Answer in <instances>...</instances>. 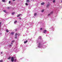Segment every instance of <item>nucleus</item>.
<instances>
[{
  "instance_id": "f257e3e1",
  "label": "nucleus",
  "mask_w": 62,
  "mask_h": 62,
  "mask_svg": "<svg viewBox=\"0 0 62 62\" xmlns=\"http://www.w3.org/2000/svg\"><path fill=\"white\" fill-rule=\"evenodd\" d=\"M11 61L12 62H13L14 61V59L13 57H12L11 58Z\"/></svg>"
},
{
  "instance_id": "f03ea898",
  "label": "nucleus",
  "mask_w": 62,
  "mask_h": 62,
  "mask_svg": "<svg viewBox=\"0 0 62 62\" xmlns=\"http://www.w3.org/2000/svg\"><path fill=\"white\" fill-rule=\"evenodd\" d=\"M47 31V30H44V33H46V32Z\"/></svg>"
},
{
  "instance_id": "7ed1b4c3",
  "label": "nucleus",
  "mask_w": 62,
  "mask_h": 62,
  "mask_svg": "<svg viewBox=\"0 0 62 62\" xmlns=\"http://www.w3.org/2000/svg\"><path fill=\"white\" fill-rule=\"evenodd\" d=\"M21 15H22V14H18V15L17 16V17H18L19 16H21Z\"/></svg>"
},
{
  "instance_id": "20e7f679",
  "label": "nucleus",
  "mask_w": 62,
  "mask_h": 62,
  "mask_svg": "<svg viewBox=\"0 0 62 62\" xmlns=\"http://www.w3.org/2000/svg\"><path fill=\"white\" fill-rule=\"evenodd\" d=\"M14 34V33L13 32H12L10 34H11V35H13Z\"/></svg>"
},
{
  "instance_id": "39448f33",
  "label": "nucleus",
  "mask_w": 62,
  "mask_h": 62,
  "mask_svg": "<svg viewBox=\"0 0 62 62\" xmlns=\"http://www.w3.org/2000/svg\"><path fill=\"white\" fill-rule=\"evenodd\" d=\"M28 41L27 40H26V41H24V43H26V42H27Z\"/></svg>"
},
{
  "instance_id": "423d86ee",
  "label": "nucleus",
  "mask_w": 62,
  "mask_h": 62,
  "mask_svg": "<svg viewBox=\"0 0 62 62\" xmlns=\"http://www.w3.org/2000/svg\"><path fill=\"white\" fill-rule=\"evenodd\" d=\"M44 2H42L41 3V5H44Z\"/></svg>"
},
{
  "instance_id": "0eeeda50",
  "label": "nucleus",
  "mask_w": 62,
  "mask_h": 62,
  "mask_svg": "<svg viewBox=\"0 0 62 62\" xmlns=\"http://www.w3.org/2000/svg\"><path fill=\"white\" fill-rule=\"evenodd\" d=\"M50 13V14H53V11L51 12Z\"/></svg>"
},
{
  "instance_id": "6e6552de",
  "label": "nucleus",
  "mask_w": 62,
  "mask_h": 62,
  "mask_svg": "<svg viewBox=\"0 0 62 62\" xmlns=\"http://www.w3.org/2000/svg\"><path fill=\"white\" fill-rule=\"evenodd\" d=\"M49 6H50V5L49 4L47 5V6H46L47 8H48V7H49Z\"/></svg>"
},
{
  "instance_id": "1a4fd4ad",
  "label": "nucleus",
  "mask_w": 62,
  "mask_h": 62,
  "mask_svg": "<svg viewBox=\"0 0 62 62\" xmlns=\"http://www.w3.org/2000/svg\"><path fill=\"white\" fill-rule=\"evenodd\" d=\"M11 59V57L9 56V57L8 58V59Z\"/></svg>"
},
{
  "instance_id": "9d476101",
  "label": "nucleus",
  "mask_w": 62,
  "mask_h": 62,
  "mask_svg": "<svg viewBox=\"0 0 62 62\" xmlns=\"http://www.w3.org/2000/svg\"><path fill=\"white\" fill-rule=\"evenodd\" d=\"M37 13H35L34 14V16H36V15H37Z\"/></svg>"
},
{
  "instance_id": "9b49d317",
  "label": "nucleus",
  "mask_w": 62,
  "mask_h": 62,
  "mask_svg": "<svg viewBox=\"0 0 62 62\" xmlns=\"http://www.w3.org/2000/svg\"><path fill=\"white\" fill-rule=\"evenodd\" d=\"M6 31L7 32H9V31H8V30H6Z\"/></svg>"
},
{
  "instance_id": "f8f14e48",
  "label": "nucleus",
  "mask_w": 62,
  "mask_h": 62,
  "mask_svg": "<svg viewBox=\"0 0 62 62\" xmlns=\"http://www.w3.org/2000/svg\"><path fill=\"white\" fill-rule=\"evenodd\" d=\"M3 11L4 12H6V10H4Z\"/></svg>"
},
{
  "instance_id": "ddd939ff",
  "label": "nucleus",
  "mask_w": 62,
  "mask_h": 62,
  "mask_svg": "<svg viewBox=\"0 0 62 62\" xmlns=\"http://www.w3.org/2000/svg\"><path fill=\"white\" fill-rule=\"evenodd\" d=\"M16 22H17V21H16V20L14 22V23H16Z\"/></svg>"
},
{
  "instance_id": "4468645a",
  "label": "nucleus",
  "mask_w": 62,
  "mask_h": 62,
  "mask_svg": "<svg viewBox=\"0 0 62 62\" xmlns=\"http://www.w3.org/2000/svg\"><path fill=\"white\" fill-rule=\"evenodd\" d=\"M17 35H18L17 33H16L15 35V36H17Z\"/></svg>"
},
{
  "instance_id": "2eb2a0df",
  "label": "nucleus",
  "mask_w": 62,
  "mask_h": 62,
  "mask_svg": "<svg viewBox=\"0 0 62 62\" xmlns=\"http://www.w3.org/2000/svg\"><path fill=\"white\" fill-rule=\"evenodd\" d=\"M17 61V59H15L14 60L15 62H16Z\"/></svg>"
},
{
  "instance_id": "dca6fc26",
  "label": "nucleus",
  "mask_w": 62,
  "mask_h": 62,
  "mask_svg": "<svg viewBox=\"0 0 62 62\" xmlns=\"http://www.w3.org/2000/svg\"><path fill=\"white\" fill-rule=\"evenodd\" d=\"M26 1L27 2H30V0H27Z\"/></svg>"
},
{
  "instance_id": "f3484780",
  "label": "nucleus",
  "mask_w": 62,
  "mask_h": 62,
  "mask_svg": "<svg viewBox=\"0 0 62 62\" xmlns=\"http://www.w3.org/2000/svg\"><path fill=\"white\" fill-rule=\"evenodd\" d=\"M25 4L26 6H28V4H27V3H26Z\"/></svg>"
},
{
  "instance_id": "a211bd4d",
  "label": "nucleus",
  "mask_w": 62,
  "mask_h": 62,
  "mask_svg": "<svg viewBox=\"0 0 62 62\" xmlns=\"http://www.w3.org/2000/svg\"><path fill=\"white\" fill-rule=\"evenodd\" d=\"M2 2H5V0H2Z\"/></svg>"
},
{
  "instance_id": "6ab92c4d",
  "label": "nucleus",
  "mask_w": 62,
  "mask_h": 62,
  "mask_svg": "<svg viewBox=\"0 0 62 62\" xmlns=\"http://www.w3.org/2000/svg\"><path fill=\"white\" fill-rule=\"evenodd\" d=\"M15 14V12H14L12 13V15H13V14Z\"/></svg>"
},
{
  "instance_id": "aec40b11",
  "label": "nucleus",
  "mask_w": 62,
  "mask_h": 62,
  "mask_svg": "<svg viewBox=\"0 0 62 62\" xmlns=\"http://www.w3.org/2000/svg\"><path fill=\"white\" fill-rule=\"evenodd\" d=\"M14 41H15V40H14L12 41V42H14Z\"/></svg>"
},
{
  "instance_id": "412c9836",
  "label": "nucleus",
  "mask_w": 62,
  "mask_h": 62,
  "mask_svg": "<svg viewBox=\"0 0 62 62\" xmlns=\"http://www.w3.org/2000/svg\"><path fill=\"white\" fill-rule=\"evenodd\" d=\"M55 2V0H54L53 1V3H54Z\"/></svg>"
},
{
  "instance_id": "4be33fe9",
  "label": "nucleus",
  "mask_w": 62,
  "mask_h": 62,
  "mask_svg": "<svg viewBox=\"0 0 62 62\" xmlns=\"http://www.w3.org/2000/svg\"><path fill=\"white\" fill-rule=\"evenodd\" d=\"M1 23H2V22H0V27H1Z\"/></svg>"
},
{
  "instance_id": "5701e85b",
  "label": "nucleus",
  "mask_w": 62,
  "mask_h": 62,
  "mask_svg": "<svg viewBox=\"0 0 62 62\" xmlns=\"http://www.w3.org/2000/svg\"><path fill=\"white\" fill-rule=\"evenodd\" d=\"M3 62V60H0V62Z\"/></svg>"
},
{
  "instance_id": "b1692460",
  "label": "nucleus",
  "mask_w": 62,
  "mask_h": 62,
  "mask_svg": "<svg viewBox=\"0 0 62 62\" xmlns=\"http://www.w3.org/2000/svg\"><path fill=\"white\" fill-rule=\"evenodd\" d=\"M39 39H40L41 38V36L39 37Z\"/></svg>"
},
{
  "instance_id": "393cba45",
  "label": "nucleus",
  "mask_w": 62,
  "mask_h": 62,
  "mask_svg": "<svg viewBox=\"0 0 62 62\" xmlns=\"http://www.w3.org/2000/svg\"><path fill=\"white\" fill-rule=\"evenodd\" d=\"M43 11H44V10H42L41 12H43Z\"/></svg>"
},
{
  "instance_id": "a878e982",
  "label": "nucleus",
  "mask_w": 62,
  "mask_h": 62,
  "mask_svg": "<svg viewBox=\"0 0 62 62\" xmlns=\"http://www.w3.org/2000/svg\"><path fill=\"white\" fill-rule=\"evenodd\" d=\"M15 39H17V36H16L15 37Z\"/></svg>"
},
{
  "instance_id": "bb28decb",
  "label": "nucleus",
  "mask_w": 62,
  "mask_h": 62,
  "mask_svg": "<svg viewBox=\"0 0 62 62\" xmlns=\"http://www.w3.org/2000/svg\"><path fill=\"white\" fill-rule=\"evenodd\" d=\"M10 2H11V1H9V4H10Z\"/></svg>"
},
{
  "instance_id": "cd10ccee",
  "label": "nucleus",
  "mask_w": 62,
  "mask_h": 62,
  "mask_svg": "<svg viewBox=\"0 0 62 62\" xmlns=\"http://www.w3.org/2000/svg\"><path fill=\"white\" fill-rule=\"evenodd\" d=\"M9 46H10V47L11 46H12V45H11L10 44L9 45Z\"/></svg>"
},
{
  "instance_id": "c85d7f7f",
  "label": "nucleus",
  "mask_w": 62,
  "mask_h": 62,
  "mask_svg": "<svg viewBox=\"0 0 62 62\" xmlns=\"http://www.w3.org/2000/svg\"><path fill=\"white\" fill-rule=\"evenodd\" d=\"M42 28H40V30H42Z\"/></svg>"
},
{
  "instance_id": "c756f323",
  "label": "nucleus",
  "mask_w": 62,
  "mask_h": 62,
  "mask_svg": "<svg viewBox=\"0 0 62 62\" xmlns=\"http://www.w3.org/2000/svg\"><path fill=\"white\" fill-rule=\"evenodd\" d=\"M7 8L8 9H9V8H9V7H8V8Z\"/></svg>"
},
{
  "instance_id": "7c9ffc66",
  "label": "nucleus",
  "mask_w": 62,
  "mask_h": 62,
  "mask_svg": "<svg viewBox=\"0 0 62 62\" xmlns=\"http://www.w3.org/2000/svg\"><path fill=\"white\" fill-rule=\"evenodd\" d=\"M40 44L39 43V46H40Z\"/></svg>"
},
{
  "instance_id": "2f4dec72",
  "label": "nucleus",
  "mask_w": 62,
  "mask_h": 62,
  "mask_svg": "<svg viewBox=\"0 0 62 62\" xmlns=\"http://www.w3.org/2000/svg\"><path fill=\"white\" fill-rule=\"evenodd\" d=\"M51 15V14H48V16H49V15Z\"/></svg>"
},
{
  "instance_id": "473e14b6",
  "label": "nucleus",
  "mask_w": 62,
  "mask_h": 62,
  "mask_svg": "<svg viewBox=\"0 0 62 62\" xmlns=\"http://www.w3.org/2000/svg\"><path fill=\"white\" fill-rule=\"evenodd\" d=\"M11 45H12V44H13V43H11Z\"/></svg>"
},
{
  "instance_id": "72a5a7b5",
  "label": "nucleus",
  "mask_w": 62,
  "mask_h": 62,
  "mask_svg": "<svg viewBox=\"0 0 62 62\" xmlns=\"http://www.w3.org/2000/svg\"><path fill=\"white\" fill-rule=\"evenodd\" d=\"M2 53H3V52H1L0 54H2Z\"/></svg>"
},
{
  "instance_id": "f704fd0d",
  "label": "nucleus",
  "mask_w": 62,
  "mask_h": 62,
  "mask_svg": "<svg viewBox=\"0 0 62 62\" xmlns=\"http://www.w3.org/2000/svg\"><path fill=\"white\" fill-rule=\"evenodd\" d=\"M19 19H20V20H21V18H19Z\"/></svg>"
},
{
  "instance_id": "c9c22d12",
  "label": "nucleus",
  "mask_w": 62,
  "mask_h": 62,
  "mask_svg": "<svg viewBox=\"0 0 62 62\" xmlns=\"http://www.w3.org/2000/svg\"><path fill=\"white\" fill-rule=\"evenodd\" d=\"M16 31H17V29H16Z\"/></svg>"
},
{
  "instance_id": "e433bc0d",
  "label": "nucleus",
  "mask_w": 62,
  "mask_h": 62,
  "mask_svg": "<svg viewBox=\"0 0 62 62\" xmlns=\"http://www.w3.org/2000/svg\"><path fill=\"white\" fill-rule=\"evenodd\" d=\"M15 0H13V1H15Z\"/></svg>"
},
{
  "instance_id": "4c0bfd02",
  "label": "nucleus",
  "mask_w": 62,
  "mask_h": 62,
  "mask_svg": "<svg viewBox=\"0 0 62 62\" xmlns=\"http://www.w3.org/2000/svg\"><path fill=\"white\" fill-rule=\"evenodd\" d=\"M53 28V29H54V28Z\"/></svg>"
},
{
  "instance_id": "58836bf2",
  "label": "nucleus",
  "mask_w": 62,
  "mask_h": 62,
  "mask_svg": "<svg viewBox=\"0 0 62 62\" xmlns=\"http://www.w3.org/2000/svg\"><path fill=\"white\" fill-rule=\"evenodd\" d=\"M61 2H62V1H61Z\"/></svg>"
}]
</instances>
